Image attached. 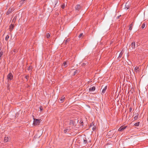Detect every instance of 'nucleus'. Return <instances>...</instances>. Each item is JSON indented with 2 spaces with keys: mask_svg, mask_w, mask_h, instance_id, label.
<instances>
[{
  "mask_svg": "<svg viewBox=\"0 0 148 148\" xmlns=\"http://www.w3.org/2000/svg\"><path fill=\"white\" fill-rule=\"evenodd\" d=\"M138 115H136L134 117V120H136L138 119Z\"/></svg>",
  "mask_w": 148,
  "mask_h": 148,
  "instance_id": "obj_18",
  "label": "nucleus"
},
{
  "mask_svg": "<svg viewBox=\"0 0 148 148\" xmlns=\"http://www.w3.org/2000/svg\"><path fill=\"white\" fill-rule=\"evenodd\" d=\"M27 0H21V1H20V4L21 5L23 4L24 3H25L26 1Z\"/></svg>",
  "mask_w": 148,
  "mask_h": 148,
  "instance_id": "obj_11",
  "label": "nucleus"
},
{
  "mask_svg": "<svg viewBox=\"0 0 148 148\" xmlns=\"http://www.w3.org/2000/svg\"><path fill=\"white\" fill-rule=\"evenodd\" d=\"M69 41V39H67L66 40V41H65V43H66V42H68V41Z\"/></svg>",
  "mask_w": 148,
  "mask_h": 148,
  "instance_id": "obj_29",
  "label": "nucleus"
},
{
  "mask_svg": "<svg viewBox=\"0 0 148 148\" xmlns=\"http://www.w3.org/2000/svg\"><path fill=\"white\" fill-rule=\"evenodd\" d=\"M69 130V129H66L64 130V131L65 133H66Z\"/></svg>",
  "mask_w": 148,
  "mask_h": 148,
  "instance_id": "obj_19",
  "label": "nucleus"
},
{
  "mask_svg": "<svg viewBox=\"0 0 148 148\" xmlns=\"http://www.w3.org/2000/svg\"><path fill=\"white\" fill-rule=\"evenodd\" d=\"M83 140L84 143L85 144H86L87 142V140L86 138H84Z\"/></svg>",
  "mask_w": 148,
  "mask_h": 148,
  "instance_id": "obj_13",
  "label": "nucleus"
},
{
  "mask_svg": "<svg viewBox=\"0 0 148 148\" xmlns=\"http://www.w3.org/2000/svg\"><path fill=\"white\" fill-rule=\"evenodd\" d=\"M95 89V86H93L90 88L89 89V91H94Z\"/></svg>",
  "mask_w": 148,
  "mask_h": 148,
  "instance_id": "obj_8",
  "label": "nucleus"
},
{
  "mask_svg": "<svg viewBox=\"0 0 148 148\" xmlns=\"http://www.w3.org/2000/svg\"><path fill=\"white\" fill-rule=\"evenodd\" d=\"M125 6H126V8H127L126 10H127L129 8V7H127V6H128V4L127 3H126V4H125Z\"/></svg>",
  "mask_w": 148,
  "mask_h": 148,
  "instance_id": "obj_20",
  "label": "nucleus"
},
{
  "mask_svg": "<svg viewBox=\"0 0 148 148\" xmlns=\"http://www.w3.org/2000/svg\"><path fill=\"white\" fill-rule=\"evenodd\" d=\"M118 131H122V127H120L119 130H118Z\"/></svg>",
  "mask_w": 148,
  "mask_h": 148,
  "instance_id": "obj_22",
  "label": "nucleus"
},
{
  "mask_svg": "<svg viewBox=\"0 0 148 148\" xmlns=\"http://www.w3.org/2000/svg\"><path fill=\"white\" fill-rule=\"evenodd\" d=\"M132 110V108L131 107H130L129 110V112H131Z\"/></svg>",
  "mask_w": 148,
  "mask_h": 148,
  "instance_id": "obj_26",
  "label": "nucleus"
},
{
  "mask_svg": "<svg viewBox=\"0 0 148 148\" xmlns=\"http://www.w3.org/2000/svg\"><path fill=\"white\" fill-rule=\"evenodd\" d=\"M132 26L130 25V27H129V30H131L132 29Z\"/></svg>",
  "mask_w": 148,
  "mask_h": 148,
  "instance_id": "obj_27",
  "label": "nucleus"
},
{
  "mask_svg": "<svg viewBox=\"0 0 148 148\" xmlns=\"http://www.w3.org/2000/svg\"><path fill=\"white\" fill-rule=\"evenodd\" d=\"M81 8V6L79 5H77L76 7H75L76 10H79Z\"/></svg>",
  "mask_w": 148,
  "mask_h": 148,
  "instance_id": "obj_6",
  "label": "nucleus"
},
{
  "mask_svg": "<svg viewBox=\"0 0 148 148\" xmlns=\"http://www.w3.org/2000/svg\"><path fill=\"white\" fill-rule=\"evenodd\" d=\"M40 121V119H34L33 124L35 125H37L39 124Z\"/></svg>",
  "mask_w": 148,
  "mask_h": 148,
  "instance_id": "obj_1",
  "label": "nucleus"
},
{
  "mask_svg": "<svg viewBox=\"0 0 148 148\" xmlns=\"http://www.w3.org/2000/svg\"><path fill=\"white\" fill-rule=\"evenodd\" d=\"M83 34L82 33V34H80L79 35V38H81V37H82V36H83Z\"/></svg>",
  "mask_w": 148,
  "mask_h": 148,
  "instance_id": "obj_25",
  "label": "nucleus"
},
{
  "mask_svg": "<svg viewBox=\"0 0 148 148\" xmlns=\"http://www.w3.org/2000/svg\"><path fill=\"white\" fill-rule=\"evenodd\" d=\"M102 88H103L102 90L101 93L103 94L105 92V91L107 88V86H106L103 88V86H102Z\"/></svg>",
  "mask_w": 148,
  "mask_h": 148,
  "instance_id": "obj_4",
  "label": "nucleus"
},
{
  "mask_svg": "<svg viewBox=\"0 0 148 148\" xmlns=\"http://www.w3.org/2000/svg\"><path fill=\"white\" fill-rule=\"evenodd\" d=\"M65 98V97L64 96H62L61 99H60V101H64V99Z\"/></svg>",
  "mask_w": 148,
  "mask_h": 148,
  "instance_id": "obj_14",
  "label": "nucleus"
},
{
  "mask_svg": "<svg viewBox=\"0 0 148 148\" xmlns=\"http://www.w3.org/2000/svg\"><path fill=\"white\" fill-rule=\"evenodd\" d=\"M50 35L49 33H47V37L48 38L50 37Z\"/></svg>",
  "mask_w": 148,
  "mask_h": 148,
  "instance_id": "obj_23",
  "label": "nucleus"
},
{
  "mask_svg": "<svg viewBox=\"0 0 148 148\" xmlns=\"http://www.w3.org/2000/svg\"><path fill=\"white\" fill-rule=\"evenodd\" d=\"M119 16L117 17V18H119V17L120 16Z\"/></svg>",
  "mask_w": 148,
  "mask_h": 148,
  "instance_id": "obj_35",
  "label": "nucleus"
},
{
  "mask_svg": "<svg viewBox=\"0 0 148 148\" xmlns=\"http://www.w3.org/2000/svg\"><path fill=\"white\" fill-rule=\"evenodd\" d=\"M13 10V9H12V8H10L7 11V14H9Z\"/></svg>",
  "mask_w": 148,
  "mask_h": 148,
  "instance_id": "obj_9",
  "label": "nucleus"
},
{
  "mask_svg": "<svg viewBox=\"0 0 148 148\" xmlns=\"http://www.w3.org/2000/svg\"><path fill=\"white\" fill-rule=\"evenodd\" d=\"M139 69V67H137V66L134 69L135 71L137 72V71H138Z\"/></svg>",
  "mask_w": 148,
  "mask_h": 148,
  "instance_id": "obj_12",
  "label": "nucleus"
},
{
  "mask_svg": "<svg viewBox=\"0 0 148 148\" xmlns=\"http://www.w3.org/2000/svg\"><path fill=\"white\" fill-rule=\"evenodd\" d=\"M67 62H66L63 63V64L62 65V66H64V67H66L67 66Z\"/></svg>",
  "mask_w": 148,
  "mask_h": 148,
  "instance_id": "obj_10",
  "label": "nucleus"
},
{
  "mask_svg": "<svg viewBox=\"0 0 148 148\" xmlns=\"http://www.w3.org/2000/svg\"><path fill=\"white\" fill-rule=\"evenodd\" d=\"M14 25H13L11 24L10 26V31H11L13 29Z\"/></svg>",
  "mask_w": 148,
  "mask_h": 148,
  "instance_id": "obj_7",
  "label": "nucleus"
},
{
  "mask_svg": "<svg viewBox=\"0 0 148 148\" xmlns=\"http://www.w3.org/2000/svg\"><path fill=\"white\" fill-rule=\"evenodd\" d=\"M9 38V36L8 35H7L5 38V40H6L7 41Z\"/></svg>",
  "mask_w": 148,
  "mask_h": 148,
  "instance_id": "obj_16",
  "label": "nucleus"
},
{
  "mask_svg": "<svg viewBox=\"0 0 148 148\" xmlns=\"http://www.w3.org/2000/svg\"><path fill=\"white\" fill-rule=\"evenodd\" d=\"M95 129V128L94 129V128H93V130H94Z\"/></svg>",
  "mask_w": 148,
  "mask_h": 148,
  "instance_id": "obj_36",
  "label": "nucleus"
},
{
  "mask_svg": "<svg viewBox=\"0 0 148 148\" xmlns=\"http://www.w3.org/2000/svg\"><path fill=\"white\" fill-rule=\"evenodd\" d=\"M130 25L132 26H132H133V24L132 23Z\"/></svg>",
  "mask_w": 148,
  "mask_h": 148,
  "instance_id": "obj_33",
  "label": "nucleus"
},
{
  "mask_svg": "<svg viewBox=\"0 0 148 148\" xmlns=\"http://www.w3.org/2000/svg\"><path fill=\"white\" fill-rule=\"evenodd\" d=\"M77 70H76L74 72V75H75L77 73Z\"/></svg>",
  "mask_w": 148,
  "mask_h": 148,
  "instance_id": "obj_30",
  "label": "nucleus"
},
{
  "mask_svg": "<svg viewBox=\"0 0 148 148\" xmlns=\"http://www.w3.org/2000/svg\"><path fill=\"white\" fill-rule=\"evenodd\" d=\"M13 78V75L11 73H10L7 75V79L8 81L11 80Z\"/></svg>",
  "mask_w": 148,
  "mask_h": 148,
  "instance_id": "obj_2",
  "label": "nucleus"
},
{
  "mask_svg": "<svg viewBox=\"0 0 148 148\" xmlns=\"http://www.w3.org/2000/svg\"><path fill=\"white\" fill-rule=\"evenodd\" d=\"M140 124L139 122H138L134 124V125L136 126H139Z\"/></svg>",
  "mask_w": 148,
  "mask_h": 148,
  "instance_id": "obj_15",
  "label": "nucleus"
},
{
  "mask_svg": "<svg viewBox=\"0 0 148 148\" xmlns=\"http://www.w3.org/2000/svg\"><path fill=\"white\" fill-rule=\"evenodd\" d=\"M145 24L144 23L142 25V27H141L142 28H143V29L145 27Z\"/></svg>",
  "mask_w": 148,
  "mask_h": 148,
  "instance_id": "obj_21",
  "label": "nucleus"
},
{
  "mask_svg": "<svg viewBox=\"0 0 148 148\" xmlns=\"http://www.w3.org/2000/svg\"><path fill=\"white\" fill-rule=\"evenodd\" d=\"M82 121H80V123H82Z\"/></svg>",
  "mask_w": 148,
  "mask_h": 148,
  "instance_id": "obj_34",
  "label": "nucleus"
},
{
  "mask_svg": "<svg viewBox=\"0 0 148 148\" xmlns=\"http://www.w3.org/2000/svg\"><path fill=\"white\" fill-rule=\"evenodd\" d=\"M10 137H5L4 139V142L6 143L8 142L10 140Z\"/></svg>",
  "mask_w": 148,
  "mask_h": 148,
  "instance_id": "obj_3",
  "label": "nucleus"
},
{
  "mask_svg": "<svg viewBox=\"0 0 148 148\" xmlns=\"http://www.w3.org/2000/svg\"><path fill=\"white\" fill-rule=\"evenodd\" d=\"M28 77H29L28 76H26L25 77V78H26L27 79H28Z\"/></svg>",
  "mask_w": 148,
  "mask_h": 148,
  "instance_id": "obj_31",
  "label": "nucleus"
},
{
  "mask_svg": "<svg viewBox=\"0 0 148 148\" xmlns=\"http://www.w3.org/2000/svg\"><path fill=\"white\" fill-rule=\"evenodd\" d=\"M40 110L41 111L42 110V107H40Z\"/></svg>",
  "mask_w": 148,
  "mask_h": 148,
  "instance_id": "obj_32",
  "label": "nucleus"
},
{
  "mask_svg": "<svg viewBox=\"0 0 148 148\" xmlns=\"http://www.w3.org/2000/svg\"><path fill=\"white\" fill-rule=\"evenodd\" d=\"M65 7V5L64 4L63 5H62V6H61V7L62 8V9H63Z\"/></svg>",
  "mask_w": 148,
  "mask_h": 148,
  "instance_id": "obj_28",
  "label": "nucleus"
},
{
  "mask_svg": "<svg viewBox=\"0 0 148 148\" xmlns=\"http://www.w3.org/2000/svg\"><path fill=\"white\" fill-rule=\"evenodd\" d=\"M126 127V126H124L123 127H122V131L125 129Z\"/></svg>",
  "mask_w": 148,
  "mask_h": 148,
  "instance_id": "obj_24",
  "label": "nucleus"
},
{
  "mask_svg": "<svg viewBox=\"0 0 148 148\" xmlns=\"http://www.w3.org/2000/svg\"><path fill=\"white\" fill-rule=\"evenodd\" d=\"M131 47L132 49H134L135 47V43L134 42H132L131 44Z\"/></svg>",
  "mask_w": 148,
  "mask_h": 148,
  "instance_id": "obj_5",
  "label": "nucleus"
},
{
  "mask_svg": "<svg viewBox=\"0 0 148 148\" xmlns=\"http://www.w3.org/2000/svg\"><path fill=\"white\" fill-rule=\"evenodd\" d=\"M123 54V53L122 52V51L121 53H120L119 56V57L121 58L122 56V54Z\"/></svg>",
  "mask_w": 148,
  "mask_h": 148,
  "instance_id": "obj_17",
  "label": "nucleus"
}]
</instances>
